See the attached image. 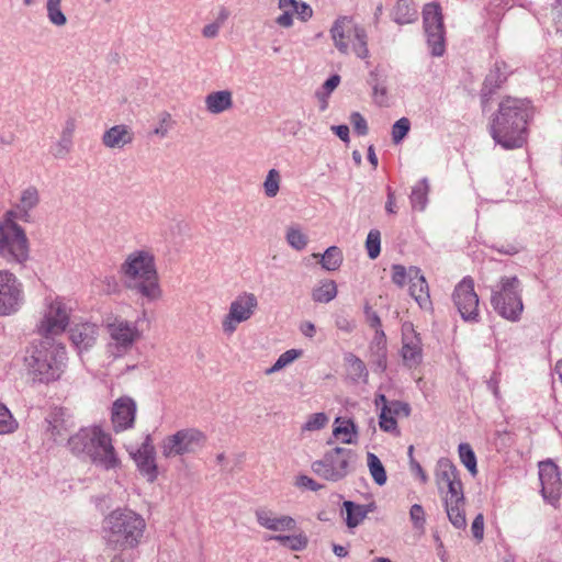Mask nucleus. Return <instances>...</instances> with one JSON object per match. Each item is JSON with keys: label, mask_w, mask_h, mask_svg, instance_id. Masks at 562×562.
<instances>
[{"label": "nucleus", "mask_w": 562, "mask_h": 562, "mask_svg": "<svg viewBox=\"0 0 562 562\" xmlns=\"http://www.w3.org/2000/svg\"><path fill=\"white\" fill-rule=\"evenodd\" d=\"M313 257L321 258L319 263L327 271L338 270L344 261L342 251L337 246H330L323 255L314 254Z\"/></svg>", "instance_id": "obj_32"}, {"label": "nucleus", "mask_w": 562, "mask_h": 562, "mask_svg": "<svg viewBox=\"0 0 562 562\" xmlns=\"http://www.w3.org/2000/svg\"><path fill=\"white\" fill-rule=\"evenodd\" d=\"M411 406L401 401H391L390 404L381 407L379 425L383 431L393 432L397 430L396 417H408Z\"/></svg>", "instance_id": "obj_23"}, {"label": "nucleus", "mask_w": 562, "mask_h": 562, "mask_svg": "<svg viewBox=\"0 0 562 562\" xmlns=\"http://www.w3.org/2000/svg\"><path fill=\"white\" fill-rule=\"evenodd\" d=\"M285 240L293 249L297 251L303 250L308 244L307 235L296 224L286 227Z\"/></svg>", "instance_id": "obj_37"}, {"label": "nucleus", "mask_w": 562, "mask_h": 562, "mask_svg": "<svg viewBox=\"0 0 562 562\" xmlns=\"http://www.w3.org/2000/svg\"><path fill=\"white\" fill-rule=\"evenodd\" d=\"M175 125L176 121L173 120L172 115L167 111H162L157 116V125L153 130L151 134L158 136L159 138H165L168 136Z\"/></svg>", "instance_id": "obj_41"}, {"label": "nucleus", "mask_w": 562, "mask_h": 562, "mask_svg": "<svg viewBox=\"0 0 562 562\" xmlns=\"http://www.w3.org/2000/svg\"><path fill=\"white\" fill-rule=\"evenodd\" d=\"M106 331L111 339L110 346H113L120 355L131 351L134 345L142 338V330L137 324L122 317L109 319Z\"/></svg>", "instance_id": "obj_13"}, {"label": "nucleus", "mask_w": 562, "mask_h": 562, "mask_svg": "<svg viewBox=\"0 0 562 562\" xmlns=\"http://www.w3.org/2000/svg\"><path fill=\"white\" fill-rule=\"evenodd\" d=\"M281 186V173L279 170L272 168L268 171L263 181V192L267 198H274L278 195Z\"/></svg>", "instance_id": "obj_42"}, {"label": "nucleus", "mask_w": 562, "mask_h": 562, "mask_svg": "<svg viewBox=\"0 0 562 562\" xmlns=\"http://www.w3.org/2000/svg\"><path fill=\"white\" fill-rule=\"evenodd\" d=\"M69 450L76 456H86L103 470H114L121 465L111 436L101 427H85L67 440Z\"/></svg>", "instance_id": "obj_5"}, {"label": "nucleus", "mask_w": 562, "mask_h": 562, "mask_svg": "<svg viewBox=\"0 0 562 562\" xmlns=\"http://www.w3.org/2000/svg\"><path fill=\"white\" fill-rule=\"evenodd\" d=\"M532 108L526 99L504 98L491 123L493 139L506 149L519 148L527 142V124Z\"/></svg>", "instance_id": "obj_1"}, {"label": "nucleus", "mask_w": 562, "mask_h": 562, "mask_svg": "<svg viewBox=\"0 0 562 562\" xmlns=\"http://www.w3.org/2000/svg\"><path fill=\"white\" fill-rule=\"evenodd\" d=\"M134 460L138 470L148 476L149 481L157 477V467L155 463L154 446L150 443V437L147 436L145 442L134 454Z\"/></svg>", "instance_id": "obj_26"}, {"label": "nucleus", "mask_w": 562, "mask_h": 562, "mask_svg": "<svg viewBox=\"0 0 562 562\" xmlns=\"http://www.w3.org/2000/svg\"><path fill=\"white\" fill-rule=\"evenodd\" d=\"M135 134L130 125L116 124L102 134V145L108 149H123L133 144Z\"/></svg>", "instance_id": "obj_22"}, {"label": "nucleus", "mask_w": 562, "mask_h": 562, "mask_svg": "<svg viewBox=\"0 0 562 562\" xmlns=\"http://www.w3.org/2000/svg\"><path fill=\"white\" fill-rule=\"evenodd\" d=\"M120 272L125 286L146 302H156L162 297L155 256L150 250L138 249L128 254Z\"/></svg>", "instance_id": "obj_3"}, {"label": "nucleus", "mask_w": 562, "mask_h": 562, "mask_svg": "<svg viewBox=\"0 0 562 562\" xmlns=\"http://www.w3.org/2000/svg\"><path fill=\"white\" fill-rule=\"evenodd\" d=\"M409 517L414 528L424 530L426 524L425 512L422 505L414 504L409 510Z\"/></svg>", "instance_id": "obj_51"}, {"label": "nucleus", "mask_w": 562, "mask_h": 562, "mask_svg": "<svg viewBox=\"0 0 562 562\" xmlns=\"http://www.w3.org/2000/svg\"><path fill=\"white\" fill-rule=\"evenodd\" d=\"M342 506L346 510V525L350 529L359 526L370 513L369 506L356 504L351 501H345Z\"/></svg>", "instance_id": "obj_31"}, {"label": "nucleus", "mask_w": 562, "mask_h": 562, "mask_svg": "<svg viewBox=\"0 0 562 562\" xmlns=\"http://www.w3.org/2000/svg\"><path fill=\"white\" fill-rule=\"evenodd\" d=\"M99 328L91 323L77 324L70 329V339L79 350L91 348L98 338Z\"/></svg>", "instance_id": "obj_27"}, {"label": "nucleus", "mask_w": 562, "mask_h": 562, "mask_svg": "<svg viewBox=\"0 0 562 562\" xmlns=\"http://www.w3.org/2000/svg\"><path fill=\"white\" fill-rule=\"evenodd\" d=\"M69 323V313L65 304L55 300L50 302L44 313L43 319L37 326V330L44 337L61 334Z\"/></svg>", "instance_id": "obj_17"}, {"label": "nucleus", "mask_w": 562, "mask_h": 562, "mask_svg": "<svg viewBox=\"0 0 562 562\" xmlns=\"http://www.w3.org/2000/svg\"><path fill=\"white\" fill-rule=\"evenodd\" d=\"M392 15L397 24H407L416 20L417 11L411 7L408 0H397Z\"/></svg>", "instance_id": "obj_35"}, {"label": "nucleus", "mask_w": 562, "mask_h": 562, "mask_svg": "<svg viewBox=\"0 0 562 562\" xmlns=\"http://www.w3.org/2000/svg\"><path fill=\"white\" fill-rule=\"evenodd\" d=\"M328 423V417L325 413H315L308 416L302 429L306 431H315L324 428Z\"/></svg>", "instance_id": "obj_50"}, {"label": "nucleus", "mask_w": 562, "mask_h": 562, "mask_svg": "<svg viewBox=\"0 0 562 562\" xmlns=\"http://www.w3.org/2000/svg\"><path fill=\"white\" fill-rule=\"evenodd\" d=\"M364 315L366 321L372 328H380L381 327V319L375 311L372 310V307L369 304L364 305Z\"/></svg>", "instance_id": "obj_55"}, {"label": "nucleus", "mask_w": 562, "mask_h": 562, "mask_svg": "<svg viewBox=\"0 0 562 562\" xmlns=\"http://www.w3.org/2000/svg\"><path fill=\"white\" fill-rule=\"evenodd\" d=\"M350 122H351L353 130L357 134H359L361 136H364L368 134L367 121L359 112L351 113Z\"/></svg>", "instance_id": "obj_52"}, {"label": "nucleus", "mask_w": 562, "mask_h": 562, "mask_svg": "<svg viewBox=\"0 0 562 562\" xmlns=\"http://www.w3.org/2000/svg\"><path fill=\"white\" fill-rule=\"evenodd\" d=\"M335 325L339 330L345 333H351L356 327L355 322L344 315H338L336 317Z\"/></svg>", "instance_id": "obj_57"}, {"label": "nucleus", "mask_w": 562, "mask_h": 562, "mask_svg": "<svg viewBox=\"0 0 562 562\" xmlns=\"http://www.w3.org/2000/svg\"><path fill=\"white\" fill-rule=\"evenodd\" d=\"M411 471L417 475L423 484H426L428 482V475L425 473L424 469L419 464L418 461L415 459H412L409 462Z\"/></svg>", "instance_id": "obj_61"}, {"label": "nucleus", "mask_w": 562, "mask_h": 562, "mask_svg": "<svg viewBox=\"0 0 562 562\" xmlns=\"http://www.w3.org/2000/svg\"><path fill=\"white\" fill-rule=\"evenodd\" d=\"M333 436L342 443L352 445L357 442L358 427L352 419L337 417L335 419Z\"/></svg>", "instance_id": "obj_30"}, {"label": "nucleus", "mask_w": 562, "mask_h": 562, "mask_svg": "<svg viewBox=\"0 0 562 562\" xmlns=\"http://www.w3.org/2000/svg\"><path fill=\"white\" fill-rule=\"evenodd\" d=\"M411 128V122L407 117L397 120L392 126V140L398 144L407 135Z\"/></svg>", "instance_id": "obj_49"}, {"label": "nucleus", "mask_w": 562, "mask_h": 562, "mask_svg": "<svg viewBox=\"0 0 562 562\" xmlns=\"http://www.w3.org/2000/svg\"><path fill=\"white\" fill-rule=\"evenodd\" d=\"M539 479L543 497L551 501L558 499L562 481L557 464L550 460L540 462Z\"/></svg>", "instance_id": "obj_21"}, {"label": "nucleus", "mask_w": 562, "mask_h": 562, "mask_svg": "<svg viewBox=\"0 0 562 562\" xmlns=\"http://www.w3.org/2000/svg\"><path fill=\"white\" fill-rule=\"evenodd\" d=\"M346 361L348 364L349 375L353 381H359L360 379L368 376L366 364L361 359L352 353H349L346 357Z\"/></svg>", "instance_id": "obj_43"}, {"label": "nucleus", "mask_w": 562, "mask_h": 562, "mask_svg": "<svg viewBox=\"0 0 562 562\" xmlns=\"http://www.w3.org/2000/svg\"><path fill=\"white\" fill-rule=\"evenodd\" d=\"M330 36L340 54L348 55L352 50L359 58L369 56L367 33L350 18H338L330 29Z\"/></svg>", "instance_id": "obj_8"}, {"label": "nucleus", "mask_w": 562, "mask_h": 562, "mask_svg": "<svg viewBox=\"0 0 562 562\" xmlns=\"http://www.w3.org/2000/svg\"><path fill=\"white\" fill-rule=\"evenodd\" d=\"M368 468L373 481L382 486L386 483L387 476L380 459L372 452H368Z\"/></svg>", "instance_id": "obj_39"}, {"label": "nucleus", "mask_w": 562, "mask_h": 562, "mask_svg": "<svg viewBox=\"0 0 562 562\" xmlns=\"http://www.w3.org/2000/svg\"><path fill=\"white\" fill-rule=\"evenodd\" d=\"M41 203L40 191L35 186H27L21 193L18 202L7 212L8 218H15L22 222L31 221V212Z\"/></svg>", "instance_id": "obj_19"}, {"label": "nucleus", "mask_w": 562, "mask_h": 562, "mask_svg": "<svg viewBox=\"0 0 562 562\" xmlns=\"http://www.w3.org/2000/svg\"><path fill=\"white\" fill-rule=\"evenodd\" d=\"M491 304L504 318L516 322L524 311L520 281L517 277H502L492 289Z\"/></svg>", "instance_id": "obj_9"}, {"label": "nucleus", "mask_w": 562, "mask_h": 562, "mask_svg": "<svg viewBox=\"0 0 562 562\" xmlns=\"http://www.w3.org/2000/svg\"><path fill=\"white\" fill-rule=\"evenodd\" d=\"M76 127H77L76 119L68 117L65 121V123H64V126H63V130L60 132V135L72 139L75 131H76Z\"/></svg>", "instance_id": "obj_59"}, {"label": "nucleus", "mask_w": 562, "mask_h": 562, "mask_svg": "<svg viewBox=\"0 0 562 562\" xmlns=\"http://www.w3.org/2000/svg\"><path fill=\"white\" fill-rule=\"evenodd\" d=\"M23 303V289L18 278L0 270V316L15 313Z\"/></svg>", "instance_id": "obj_16"}, {"label": "nucleus", "mask_w": 562, "mask_h": 562, "mask_svg": "<svg viewBox=\"0 0 562 562\" xmlns=\"http://www.w3.org/2000/svg\"><path fill=\"white\" fill-rule=\"evenodd\" d=\"M205 442L206 437L201 430L186 428L167 436L162 440L161 453L167 459L191 454L202 449Z\"/></svg>", "instance_id": "obj_11"}, {"label": "nucleus", "mask_w": 562, "mask_h": 562, "mask_svg": "<svg viewBox=\"0 0 562 562\" xmlns=\"http://www.w3.org/2000/svg\"><path fill=\"white\" fill-rule=\"evenodd\" d=\"M409 294L417 302L422 308H429L431 305L429 288L425 277L422 274L420 269L417 267H409Z\"/></svg>", "instance_id": "obj_25"}, {"label": "nucleus", "mask_w": 562, "mask_h": 562, "mask_svg": "<svg viewBox=\"0 0 562 562\" xmlns=\"http://www.w3.org/2000/svg\"><path fill=\"white\" fill-rule=\"evenodd\" d=\"M296 9H299V12L296 13V16L303 21L306 22L310 20L313 15V9L310 4L303 1H297V5H295Z\"/></svg>", "instance_id": "obj_58"}, {"label": "nucleus", "mask_w": 562, "mask_h": 562, "mask_svg": "<svg viewBox=\"0 0 562 562\" xmlns=\"http://www.w3.org/2000/svg\"><path fill=\"white\" fill-rule=\"evenodd\" d=\"M429 191V184L428 180L425 178L420 180L418 183H416L411 193V203L413 209H417L419 211H423L426 207L427 204V195Z\"/></svg>", "instance_id": "obj_36"}, {"label": "nucleus", "mask_w": 562, "mask_h": 562, "mask_svg": "<svg viewBox=\"0 0 562 562\" xmlns=\"http://www.w3.org/2000/svg\"><path fill=\"white\" fill-rule=\"evenodd\" d=\"M296 486L307 488L313 492H317L324 487L323 484L316 482L314 479L307 475H299L296 477Z\"/></svg>", "instance_id": "obj_53"}, {"label": "nucleus", "mask_w": 562, "mask_h": 562, "mask_svg": "<svg viewBox=\"0 0 562 562\" xmlns=\"http://www.w3.org/2000/svg\"><path fill=\"white\" fill-rule=\"evenodd\" d=\"M337 284L334 280H322L319 284L313 289L312 299L317 303H329L337 296Z\"/></svg>", "instance_id": "obj_33"}, {"label": "nucleus", "mask_w": 562, "mask_h": 562, "mask_svg": "<svg viewBox=\"0 0 562 562\" xmlns=\"http://www.w3.org/2000/svg\"><path fill=\"white\" fill-rule=\"evenodd\" d=\"M146 530L147 522L143 515L128 507H117L104 516L101 538L105 549L123 552L138 548Z\"/></svg>", "instance_id": "obj_2"}, {"label": "nucleus", "mask_w": 562, "mask_h": 562, "mask_svg": "<svg viewBox=\"0 0 562 562\" xmlns=\"http://www.w3.org/2000/svg\"><path fill=\"white\" fill-rule=\"evenodd\" d=\"M472 533L476 540H482L484 535V517L479 514L472 522Z\"/></svg>", "instance_id": "obj_56"}, {"label": "nucleus", "mask_w": 562, "mask_h": 562, "mask_svg": "<svg viewBox=\"0 0 562 562\" xmlns=\"http://www.w3.org/2000/svg\"><path fill=\"white\" fill-rule=\"evenodd\" d=\"M0 257L9 263H24L29 258L26 234L11 218L0 224Z\"/></svg>", "instance_id": "obj_10"}, {"label": "nucleus", "mask_w": 562, "mask_h": 562, "mask_svg": "<svg viewBox=\"0 0 562 562\" xmlns=\"http://www.w3.org/2000/svg\"><path fill=\"white\" fill-rule=\"evenodd\" d=\"M282 14H280L276 19V23L281 27H291L293 25V15L291 10H282Z\"/></svg>", "instance_id": "obj_60"}, {"label": "nucleus", "mask_w": 562, "mask_h": 562, "mask_svg": "<svg viewBox=\"0 0 562 562\" xmlns=\"http://www.w3.org/2000/svg\"><path fill=\"white\" fill-rule=\"evenodd\" d=\"M66 359L65 347L49 337H44L26 348L23 361L33 381L49 383L60 378Z\"/></svg>", "instance_id": "obj_4"}, {"label": "nucleus", "mask_w": 562, "mask_h": 562, "mask_svg": "<svg viewBox=\"0 0 562 562\" xmlns=\"http://www.w3.org/2000/svg\"><path fill=\"white\" fill-rule=\"evenodd\" d=\"M136 403L128 396L117 398L112 406L111 420L116 432L132 428L135 422Z\"/></svg>", "instance_id": "obj_20"}, {"label": "nucleus", "mask_w": 562, "mask_h": 562, "mask_svg": "<svg viewBox=\"0 0 562 562\" xmlns=\"http://www.w3.org/2000/svg\"><path fill=\"white\" fill-rule=\"evenodd\" d=\"M423 22L431 54L441 56L445 53V26L439 3L430 2L424 7Z\"/></svg>", "instance_id": "obj_14"}, {"label": "nucleus", "mask_w": 562, "mask_h": 562, "mask_svg": "<svg viewBox=\"0 0 562 562\" xmlns=\"http://www.w3.org/2000/svg\"><path fill=\"white\" fill-rule=\"evenodd\" d=\"M220 29L221 22H213L203 27L202 34L206 38H214L217 36Z\"/></svg>", "instance_id": "obj_63"}, {"label": "nucleus", "mask_w": 562, "mask_h": 562, "mask_svg": "<svg viewBox=\"0 0 562 562\" xmlns=\"http://www.w3.org/2000/svg\"><path fill=\"white\" fill-rule=\"evenodd\" d=\"M452 300L464 322L477 323L480 321V300L472 278H464L456 285Z\"/></svg>", "instance_id": "obj_15"}, {"label": "nucleus", "mask_w": 562, "mask_h": 562, "mask_svg": "<svg viewBox=\"0 0 562 562\" xmlns=\"http://www.w3.org/2000/svg\"><path fill=\"white\" fill-rule=\"evenodd\" d=\"M357 453L347 448L336 447L324 453L322 459L312 463V471L328 482H339L346 479L355 468Z\"/></svg>", "instance_id": "obj_7"}, {"label": "nucleus", "mask_w": 562, "mask_h": 562, "mask_svg": "<svg viewBox=\"0 0 562 562\" xmlns=\"http://www.w3.org/2000/svg\"><path fill=\"white\" fill-rule=\"evenodd\" d=\"M459 457L464 467L469 470L472 475L477 473L476 469V457L473 449L469 443L459 445Z\"/></svg>", "instance_id": "obj_46"}, {"label": "nucleus", "mask_w": 562, "mask_h": 562, "mask_svg": "<svg viewBox=\"0 0 562 562\" xmlns=\"http://www.w3.org/2000/svg\"><path fill=\"white\" fill-rule=\"evenodd\" d=\"M258 297L251 292L239 293L229 304L228 312L222 321V329L233 335L239 324L248 322L258 310Z\"/></svg>", "instance_id": "obj_12"}, {"label": "nucleus", "mask_w": 562, "mask_h": 562, "mask_svg": "<svg viewBox=\"0 0 562 562\" xmlns=\"http://www.w3.org/2000/svg\"><path fill=\"white\" fill-rule=\"evenodd\" d=\"M270 540L279 542L291 551H303L308 544V539L303 532L297 535H274L270 537Z\"/></svg>", "instance_id": "obj_34"}, {"label": "nucleus", "mask_w": 562, "mask_h": 562, "mask_svg": "<svg viewBox=\"0 0 562 562\" xmlns=\"http://www.w3.org/2000/svg\"><path fill=\"white\" fill-rule=\"evenodd\" d=\"M435 481L442 497L449 521L457 529L467 527L465 498L462 482L456 465L447 458L438 460Z\"/></svg>", "instance_id": "obj_6"}, {"label": "nucleus", "mask_w": 562, "mask_h": 562, "mask_svg": "<svg viewBox=\"0 0 562 562\" xmlns=\"http://www.w3.org/2000/svg\"><path fill=\"white\" fill-rule=\"evenodd\" d=\"M366 248L368 256L375 259L381 251V234L378 229H371L367 236Z\"/></svg>", "instance_id": "obj_47"}, {"label": "nucleus", "mask_w": 562, "mask_h": 562, "mask_svg": "<svg viewBox=\"0 0 562 562\" xmlns=\"http://www.w3.org/2000/svg\"><path fill=\"white\" fill-rule=\"evenodd\" d=\"M402 357L408 366H416L422 361V341L412 325L403 326Z\"/></svg>", "instance_id": "obj_24"}, {"label": "nucleus", "mask_w": 562, "mask_h": 562, "mask_svg": "<svg viewBox=\"0 0 562 562\" xmlns=\"http://www.w3.org/2000/svg\"><path fill=\"white\" fill-rule=\"evenodd\" d=\"M47 431L50 434L54 441L64 440L72 426L70 420L65 417V413L61 409L53 412L47 418Z\"/></svg>", "instance_id": "obj_29"}, {"label": "nucleus", "mask_w": 562, "mask_h": 562, "mask_svg": "<svg viewBox=\"0 0 562 562\" xmlns=\"http://www.w3.org/2000/svg\"><path fill=\"white\" fill-rule=\"evenodd\" d=\"M373 98L375 102L380 105L385 103L386 100V88L381 87L378 83L373 85Z\"/></svg>", "instance_id": "obj_64"}, {"label": "nucleus", "mask_w": 562, "mask_h": 562, "mask_svg": "<svg viewBox=\"0 0 562 562\" xmlns=\"http://www.w3.org/2000/svg\"><path fill=\"white\" fill-rule=\"evenodd\" d=\"M386 193H387V200H386V203H385V211L389 214H395L396 213L395 193H394V191L392 190L391 187L386 188Z\"/></svg>", "instance_id": "obj_62"}, {"label": "nucleus", "mask_w": 562, "mask_h": 562, "mask_svg": "<svg viewBox=\"0 0 562 562\" xmlns=\"http://www.w3.org/2000/svg\"><path fill=\"white\" fill-rule=\"evenodd\" d=\"M18 427L19 424L11 412L4 404L0 403V435L12 434Z\"/></svg>", "instance_id": "obj_45"}, {"label": "nucleus", "mask_w": 562, "mask_h": 562, "mask_svg": "<svg viewBox=\"0 0 562 562\" xmlns=\"http://www.w3.org/2000/svg\"><path fill=\"white\" fill-rule=\"evenodd\" d=\"M392 281L398 286H404L408 270L402 265H394L392 267Z\"/></svg>", "instance_id": "obj_54"}, {"label": "nucleus", "mask_w": 562, "mask_h": 562, "mask_svg": "<svg viewBox=\"0 0 562 562\" xmlns=\"http://www.w3.org/2000/svg\"><path fill=\"white\" fill-rule=\"evenodd\" d=\"M257 524L270 531L279 532L293 531L296 529V520L289 515H278L272 509L259 507L255 510Z\"/></svg>", "instance_id": "obj_18"}, {"label": "nucleus", "mask_w": 562, "mask_h": 562, "mask_svg": "<svg viewBox=\"0 0 562 562\" xmlns=\"http://www.w3.org/2000/svg\"><path fill=\"white\" fill-rule=\"evenodd\" d=\"M302 355V350L297 349H290L280 355V357L277 359L274 364L266 370V374L270 375L272 373H276L286 366L291 364L293 361H295L297 358H300Z\"/></svg>", "instance_id": "obj_44"}, {"label": "nucleus", "mask_w": 562, "mask_h": 562, "mask_svg": "<svg viewBox=\"0 0 562 562\" xmlns=\"http://www.w3.org/2000/svg\"><path fill=\"white\" fill-rule=\"evenodd\" d=\"M61 1L63 0H47L46 1V11L47 19L54 26L63 27L67 24V16L61 11Z\"/></svg>", "instance_id": "obj_38"}, {"label": "nucleus", "mask_w": 562, "mask_h": 562, "mask_svg": "<svg viewBox=\"0 0 562 562\" xmlns=\"http://www.w3.org/2000/svg\"><path fill=\"white\" fill-rule=\"evenodd\" d=\"M72 139L59 135L58 140L52 147V154L57 159H64L72 149Z\"/></svg>", "instance_id": "obj_48"}, {"label": "nucleus", "mask_w": 562, "mask_h": 562, "mask_svg": "<svg viewBox=\"0 0 562 562\" xmlns=\"http://www.w3.org/2000/svg\"><path fill=\"white\" fill-rule=\"evenodd\" d=\"M507 78V66L504 63H496L495 67L491 72L486 76L485 79V88L490 89V92H492L494 89L499 88L501 85L506 80Z\"/></svg>", "instance_id": "obj_40"}, {"label": "nucleus", "mask_w": 562, "mask_h": 562, "mask_svg": "<svg viewBox=\"0 0 562 562\" xmlns=\"http://www.w3.org/2000/svg\"><path fill=\"white\" fill-rule=\"evenodd\" d=\"M205 110L213 115L229 111L234 106L233 92L231 90L212 91L204 99Z\"/></svg>", "instance_id": "obj_28"}]
</instances>
